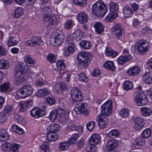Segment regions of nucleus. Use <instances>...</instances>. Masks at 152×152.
<instances>
[{"mask_svg":"<svg viewBox=\"0 0 152 152\" xmlns=\"http://www.w3.org/2000/svg\"><path fill=\"white\" fill-rule=\"evenodd\" d=\"M33 91V88L31 86L25 85L17 91L16 94L19 98H24L29 96Z\"/></svg>","mask_w":152,"mask_h":152,"instance_id":"6","label":"nucleus"},{"mask_svg":"<svg viewBox=\"0 0 152 152\" xmlns=\"http://www.w3.org/2000/svg\"><path fill=\"white\" fill-rule=\"evenodd\" d=\"M68 129L72 130H75L81 133L83 131V127L82 126H77L73 123H69L67 126Z\"/></svg>","mask_w":152,"mask_h":152,"instance_id":"30","label":"nucleus"},{"mask_svg":"<svg viewBox=\"0 0 152 152\" xmlns=\"http://www.w3.org/2000/svg\"><path fill=\"white\" fill-rule=\"evenodd\" d=\"M85 145V140L83 139H81L77 143L76 146L77 149H81Z\"/></svg>","mask_w":152,"mask_h":152,"instance_id":"55","label":"nucleus"},{"mask_svg":"<svg viewBox=\"0 0 152 152\" xmlns=\"http://www.w3.org/2000/svg\"><path fill=\"white\" fill-rule=\"evenodd\" d=\"M23 13V10L22 8H18L15 10L14 16L15 18H18L22 16Z\"/></svg>","mask_w":152,"mask_h":152,"instance_id":"45","label":"nucleus"},{"mask_svg":"<svg viewBox=\"0 0 152 152\" xmlns=\"http://www.w3.org/2000/svg\"><path fill=\"white\" fill-rule=\"evenodd\" d=\"M69 145L70 142L69 141L61 142L59 143L58 148L61 151L66 150L69 148Z\"/></svg>","mask_w":152,"mask_h":152,"instance_id":"31","label":"nucleus"},{"mask_svg":"<svg viewBox=\"0 0 152 152\" xmlns=\"http://www.w3.org/2000/svg\"><path fill=\"white\" fill-rule=\"evenodd\" d=\"M123 87L125 90L128 91L131 90L133 87V83L129 80L125 81L123 83Z\"/></svg>","mask_w":152,"mask_h":152,"instance_id":"32","label":"nucleus"},{"mask_svg":"<svg viewBox=\"0 0 152 152\" xmlns=\"http://www.w3.org/2000/svg\"><path fill=\"white\" fill-rule=\"evenodd\" d=\"M60 129V126L57 123H52L48 125L47 128L48 132L46 134L48 141H56L58 139V137L55 133L58 132Z\"/></svg>","mask_w":152,"mask_h":152,"instance_id":"3","label":"nucleus"},{"mask_svg":"<svg viewBox=\"0 0 152 152\" xmlns=\"http://www.w3.org/2000/svg\"><path fill=\"white\" fill-rule=\"evenodd\" d=\"M118 135V131L115 129H113L111 130L108 134V136L111 138L117 137Z\"/></svg>","mask_w":152,"mask_h":152,"instance_id":"53","label":"nucleus"},{"mask_svg":"<svg viewBox=\"0 0 152 152\" xmlns=\"http://www.w3.org/2000/svg\"><path fill=\"white\" fill-rule=\"evenodd\" d=\"M117 16V13L116 12L109 13L105 18L107 22H112L113 20L116 18Z\"/></svg>","mask_w":152,"mask_h":152,"instance_id":"36","label":"nucleus"},{"mask_svg":"<svg viewBox=\"0 0 152 152\" xmlns=\"http://www.w3.org/2000/svg\"><path fill=\"white\" fill-rule=\"evenodd\" d=\"M77 19L80 23L84 24L88 21V17L86 14L83 12L79 13L77 16Z\"/></svg>","mask_w":152,"mask_h":152,"instance_id":"19","label":"nucleus"},{"mask_svg":"<svg viewBox=\"0 0 152 152\" xmlns=\"http://www.w3.org/2000/svg\"><path fill=\"white\" fill-rule=\"evenodd\" d=\"M57 112L58 115L61 117H64L66 114V111L62 109H59L56 110Z\"/></svg>","mask_w":152,"mask_h":152,"instance_id":"61","label":"nucleus"},{"mask_svg":"<svg viewBox=\"0 0 152 152\" xmlns=\"http://www.w3.org/2000/svg\"><path fill=\"white\" fill-rule=\"evenodd\" d=\"M78 76V79L79 81L84 82V83H87L88 80L86 77V74L83 72H81L77 74Z\"/></svg>","mask_w":152,"mask_h":152,"instance_id":"43","label":"nucleus"},{"mask_svg":"<svg viewBox=\"0 0 152 152\" xmlns=\"http://www.w3.org/2000/svg\"><path fill=\"white\" fill-rule=\"evenodd\" d=\"M20 147V145L19 144L14 143L12 144V148L10 150L11 152H18V149Z\"/></svg>","mask_w":152,"mask_h":152,"instance_id":"60","label":"nucleus"},{"mask_svg":"<svg viewBox=\"0 0 152 152\" xmlns=\"http://www.w3.org/2000/svg\"><path fill=\"white\" fill-rule=\"evenodd\" d=\"M46 100L47 104L51 105L54 104L55 102V100L53 97H48L46 98Z\"/></svg>","mask_w":152,"mask_h":152,"instance_id":"62","label":"nucleus"},{"mask_svg":"<svg viewBox=\"0 0 152 152\" xmlns=\"http://www.w3.org/2000/svg\"><path fill=\"white\" fill-rule=\"evenodd\" d=\"M65 44L67 47L66 50L67 52L69 53H72L75 49V45L73 41L72 38L69 35H68L66 38Z\"/></svg>","mask_w":152,"mask_h":152,"instance_id":"9","label":"nucleus"},{"mask_svg":"<svg viewBox=\"0 0 152 152\" xmlns=\"http://www.w3.org/2000/svg\"><path fill=\"white\" fill-rule=\"evenodd\" d=\"M12 145L10 143L6 142L2 145L1 149L5 152H8L11 150Z\"/></svg>","mask_w":152,"mask_h":152,"instance_id":"37","label":"nucleus"},{"mask_svg":"<svg viewBox=\"0 0 152 152\" xmlns=\"http://www.w3.org/2000/svg\"><path fill=\"white\" fill-rule=\"evenodd\" d=\"M15 84L17 86L21 84L22 82H24L25 80L24 74L20 72L15 73Z\"/></svg>","mask_w":152,"mask_h":152,"instance_id":"14","label":"nucleus"},{"mask_svg":"<svg viewBox=\"0 0 152 152\" xmlns=\"http://www.w3.org/2000/svg\"><path fill=\"white\" fill-rule=\"evenodd\" d=\"M8 132L5 129H0V140L4 141L7 140L9 137Z\"/></svg>","mask_w":152,"mask_h":152,"instance_id":"20","label":"nucleus"},{"mask_svg":"<svg viewBox=\"0 0 152 152\" xmlns=\"http://www.w3.org/2000/svg\"><path fill=\"white\" fill-rule=\"evenodd\" d=\"M95 145L90 144L87 145L86 148V151L88 152H95L96 150Z\"/></svg>","mask_w":152,"mask_h":152,"instance_id":"59","label":"nucleus"},{"mask_svg":"<svg viewBox=\"0 0 152 152\" xmlns=\"http://www.w3.org/2000/svg\"><path fill=\"white\" fill-rule=\"evenodd\" d=\"M18 42L16 38L11 37L9 38L7 41V45L9 46H12L16 45Z\"/></svg>","mask_w":152,"mask_h":152,"instance_id":"39","label":"nucleus"},{"mask_svg":"<svg viewBox=\"0 0 152 152\" xmlns=\"http://www.w3.org/2000/svg\"><path fill=\"white\" fill-rule=\"evenodd\" d=\"M10 88V84L9 83H3L0 86V91L6 92L9 91Z\"/></svg>","mask_w":152,"mask_h":152,"instance_id":"41","label":"nucleus"},{"mask_svg":"<svg viewBox=\"0 0 152 152\" xmlns=\"http://www.w3.org/2000/svg\"><path fill=\"white\" fill-rule=\"evenodd\" d=\"M80 47L84 49H88L90 48L91 45V44L88 41L82 40L79 43Z\"/></svg>","mask_w":152,"mask_h":152,"instance_id":"33","label":"nucleus"},{"mask_svg":"<svg viewBox=\"0 0 152 152\" xmlns=\"http://www.w3.org/2000/svg\"><path fill=\"white\" fill-rule=\"evenodd\" d=\"M24 61L26 64H34L35 61L31 58V56L27 55L25 56L24 58Z\"/></svg>","mask_w":152,"mask_h":152,"instance_id":"48","label":"nucleus"},{"mask_svg":"<svg viewBox=\"0 0 152 152\" xmlns=\"http://www.w3.org/2000/svg\"><path fill=\"white\" fill-rule=\"evenodd\" d=\"M83 32L80 29L76 30L72 34L73 38L76 41H78L83 39Z\"/></svg>","mask_w":152,"mask_h":152,"instance_id":"26","label":"nucleus"},{"mask_svg":"<svg viewBox=\"0 0 152 152\" xmlns=\"http://www.w3.org/2000/svg\"><path fill=\"white\" fill-rule=\"evenodd\" d=\"M86 126L87 129L91 131L93 130L95 127L94 122L93 121L88 122Z\"/></svg>","mask_w":152,"mask_h":152,"instance_id":"58","label":"nucleus"},{"mask_svg":"<svg viewBox=\"0 0 152 152\" xmlns=\"http://www.w3.org/2000/svg\"><path fill=\"white\" fill-rule=\"evenodd\" d=\"M23 65L20 62H19L16 64L15 66V73H18L19 72L23 73L24 70Z\"/></svg>","mask_w":152,"mask_h":152,"instance_id":"44","label":"nucleus"},{"mask_svg":"<svg viewBox=\"0 0 152 152\" xmlns=\"http://www.w3.org/2000/svg\"><path fill=\"white\" fill-rule=\"evenodd\" d=\"M132 57L130 54L120 56L117 59V61L118 64L123 65L126 62L129 61L132 59Z\"/></svg>","mask_w":152,"mask_h":152,"instance_id":"17","label":"nucleus"},{"mask_svg":"<svg viewBox=\"0 0 152 152\" xmlns=\"http://www.w3.org/2000/svg\"><path fill=\"white\" fill-rule=\"evenodd\" d=\"M142 115L143 117H148L151 115L152 113L151 109L147 107H143L140 108Z\"/></svg>","mask_w":152,"mask_h":152,"instance_id":"29","label":"nucleus"},{"mask_svg":"<svg viewBox=\"0 0 152 152\" xmlns=\"http://www.w3.org/2000/svg\"><path fill=\"white\" fill-rule=\"evenodd\" d=\"M123 29V28L121 24L119 23L114 25L111 28L112 33H113L116 31H118Z\"/></svg>","mask_w":152,"mask_h":152,"instance_id":"40","label":"nucleus"},{"mask_svg":"<svg viewBox=\"0 0 152 152\" xmlns=\"http://www.w3.org/2000/svg\"><path fill=\"white\" fill-rule=\"evenodd\" d=\"M42 43V39L40 37L33 36L31 38V40L25 42V44L26 46L36 47L41 45Z\"/></svg>","mask_w":152,"mask_h":152,"instance_id":"8","label":"nucleus"},{"mask_svg":"<svg viewBox=\"0 0 152 152\" xmlns=\"http://www.w3.org/2000/svg\"><path fill=\"white\" fill-rule=\"evenodd\" d=\"M110 9L112 12L116 11L118 10V4L115 2H112L109 4Z\"/></svg>","mask_w":152,"mask_h":152,"instance_id":"46","label":"nucleus"},{"mask_svg":"<svg viewBox=\"0 0 152 152\" xmlns=\"http://www.w3.org/2000/svg\"><path fill=\"white\" fill-rule=\"evenodd\" d=\"M143 80L146 83L151 84L152 83V72L146 73L143 75L142 77Z\"/></svg>","mask_w":152,"mask_h":152,"instance_id":"21","label":"nucleus"},{"mask_svg":"<svg viewBox=\"0 0 152 152\" xmlns=\"http://www.w3.org/2000/svg\"><path fill=\"white\" fill-rule=\"evenodd\" d=\"M123 29L118 31H116L112 34L114 35L115 37L117 39H120L122 37L123 33Z\"/></svg>","mask_w":152,"mask_h":152,"instance_id":"56","label":"nucleus"},{"mask_svg":"<svg viewBox=\"0 0 152 152\" xmlns=\"http://www.w3.org/2000/svg\"><path fill=\"white\" fill-rule=\"evenodd\" d=\"M45 114L44 111H42L40 109L36 107L33 108L30 112L31 116L35 118L42 117Z\"/></svg>","mask_w":152,"mask_h":152,"instance_id":"12","label":"nucleus"},{"mask_svg":"<svg viewBox=\"0 0 152 152\" xmlns=\"http://www.w3.org/2000/svg\"><path fill=\"white\" fill-rule=\"evenodd\" d=\"M94 26L96 32L98 34L101 33L104 31V26L100 22L96 23L94 24Z\"/></svg>","mask_w":152,"mask_h":152,"instance_id":"27","label":"nucleus"},{"mask_svg":"<svg viewBox=\"0 0 152 152\" xmlns=\"http://www.w3.org/2000/svg\"><path fill=\"white\" fill-rule=\"evenodd\" d=\"M57 68L59 71L64 69L65 68V65L63 61L58 60L56 62Z\"/></svg>","mask_w":152,"mask_h":152,"instance_id":"49","label":"nucleus"},{"mask_svg":"<svg viewBox=\"0 0 152 152\" xmlns=\"http://www.w3.org/2000/svg\"><path fill=\"white\" fill-rule=\"evenodd\" d=\"M57 112L56 110L51 111L49 115V119L52 122L55 121L58 116Z\"/></svg>","mask_w":152,"mask_h":152,"instance_id":"42","label":"nucleus"},{"mask_svg":"<svg viewBox=\"0 0 152 152\" xmlns=\"http://www.w3.org/2000/svg\"><path fill=\"white\" fill-rule=\"evenodd\" d=\"M112 103L111 101H107L101 106V113L99 114L96 118L100 128H105L108 123L107 115L111 114L112 110Z\"/></svg>","mask_w":152,"mask_h":152,"instance_id":"1","label":"nucleus"},{"mask_svg":"<svg viewBox=\"0 0 152 152\" xmlns=\"http://www.w3.org/2000/svg\"><path fill=\"white\" fill-rule=\"evenodd\" d=\"M49 93V91L46 88L38 90L36 93V95L39 97H44Z\"/></svg>","mask_w":152,"mask_h":152,"instance_id":"28","label":"nucleus"},{"mask_svg":"<svg viewBox=\"0 0 152 152\" xmlns=\"http://www.w3.org/2000/svg\"><path fill=\"white\" fill-rule=\"evenodd\" d=\"M93 13L97 16L104 15L107 12V5L103 1L99 0L95 3L92 8Z\"/></svg>","mask_w":152,"mask_h":152,"instance_id":"2","label":"nucleus"},{"mask_svg":"<svg viewBox=\"0 0 152 152\" xmlns=\"http://www.w3.org/2000/svg\"><path fill=\"white\" fill-rule=\"evenodd\" d=\"M145 142V140L143 137H139L134 141V144L136 145L141 146L144 145Z\"/></svg>","mask_w":152,"mask_h":152,"instance_id":"38","label":"nucleus"},{"mask_svg":"<svg viewBox=\"0 0 152 152\" xmlns=\"http://www.w3.org/2000/svg\"><path fill=\"white\" fill-rule=\"evenodd\" d=\"M104 67L107 69L114 70L115 68V66L113 61H106L104 65Z\"/></svg>","mask_w":152,"mask_h":152,"instance_id":"35","label":"nucleus"},{"mask_svg":"<svg viewBox=\"0 0 152 152\" xmlns=\"http://www.w3.org/2000/svg\"><path fill=\"white\" fill-rule=\"evenodd\" d=\"M120 115L123 118H126L128 117L129 115V112L128 110L126 109H121L119 112Z\"/></svg>","mask_w":152,"mask_h":152,"instance_id":"47","label":"nucleus"},{"mask_svg":"<svg viewBox=\"0 0 152 152\" xmlns=\"http://www.w3.org/2000/svg\"><path fill=\"white\" fill-rule=\"evenodd\" d=\"M64 37L62 31L58 30L53 38H50V41L51 44L56 46L61 44L64 41Z\"/></svg>","mask_w":152,"mask_h":152,"instance_id":"7","label":"nucleus"},{"mask_svg":"<svg viewBox=\"0 0 152 152\" xmlns=\"http://www.w3.org/2000/svg\"><path fill=\"white\" fill-rule=\"evenodd\" d=\"M91 53L86 52H82L80 53L77 56V58L78 60L89 61V57L91 56Z\"/></svg>","mask_w":152,"mask_h":152,"instance_id":"15","label":"nucleus"},{"mask_svg":"<svg viewBox=\"0 0 152 152\" xmlns=\"http://www.w3.org/2000/svg\"><path fill=\"white\" fill-rule=\"evenodd\" d=\"M100 138L99 135L97 134H92L89 140V143L90 145H95L100 142Z\"/></svg>","mask_w":152,"mask_h":152,"instance_id":"16","label":"nucleus"},{"mask_svg":"<svg viewBox=\"0 0 152 152\" xmlns=\"http://www.w3.org/2000/svg\"><path fill=\"white\" fill-rule=\"evenodd\" d=\"M71 95L74 102L80 101L82 99L81 92L77 87L73 88L71 90Z\"/></svg>","mask_w":152,"mask_h":152,"instance_id":"10","label":"nucleus"},{"mask_svg":"<svg viewBox=\"0 0 152 152\" xmlns=\"http://www.w3.org/2000/svg\"><path fill=\"white\" fill-rule=\"evenodd\" d=\"M149 45L148 42L145 40L140 39L136 42L135 48L140 54L143 55L149 48Z\"/></svg>","mask_w":152,"mask_h":152,"instance_id":"5","label":"nucleus"},{"mask_svg":"<svg viewBox=\"0 0 152 152\" xmlns=\"http://www.w3.org/2000/svg\"><path fill=\"white\" fill-rule=\"evenodd\" d=\"M140 71V68L135 66L127 70V73L130 76H136L139 73Z\"/></svg>","mask_w":152,"mask_h":152,"instance_id":"18","label":"nucleus"},{"mask_svg":"<svg viewBox=\"0 0 152 152\" xmlns=\"http://www.w3.org/2000/svg\"><path fill=\"white\" fill-rule=\"evenodd\" d=\"M47 61L50 63L55 62L56 58L55 55L53 54H49L46 57Z\"/></svg>","mask_w":152,"mask_h":152,"instance_id":"51","label":"nucleus"},{"mask_svg":"<svg viewBox=\"0 0 152 152\" xmlns=\"http://www.w3.org/2000/svg\"><path fill=\"white\" fill-rule=\"evenodd\" d=\"M56 20L55 17L51 16L49 14L45 15L44 16V20L48 23V26L49 27H52L54 25Z\"/></svg>","mask_w":152,"mask_h":152,"instance_id":"13","label":"nucleus"},{"mask_svg":"<svg viewBox=\"0 0 152 152\" xmlns=\"http://www.w3.org/2000/svg\"><path fill=\"white\" fill-rule=\"evenodd\" d=\"M142 87H139L137 88L134 94V99L136 104L139 106H142L146 104L148 102V99L145 94L141 90Z\"/></svg>","mask_w":152,"mask_h":152,"instance_id":"4","label":"nucleus"},{"mask_svg":"<svg viewBox=\"0 0 152 152\" xmlns=\"http://www.w3.org/2000/svg\"><path fill=\"white\" fill-rule=\"evenodd\" d=\"M123 12L124 17L126 18L131 17L134 13L131 9L127 6H126L124 7Z\"/></svg>","mask_w":152,"mask_h":152,"instance_id":"25","label":"nucleus"},{"mask_svg":"<svg viewBox=\"0 0 152 152\" xmlns=\"http://www.w3.org/2000/svg\"><path fill=\"white\" fill-rule=\"evenodd\" d=\"M134 128L136 130L141 129L145 125L144 119L142 117H136L134 118Z\"/></svg>","mask_w":152,"mask_h":152,"instance_id":"11","label":"nucleus"},{"mask_svg":"<svg viewBox=\"0 0 152 152\" xmlns=\"http://www.w3.org/2000/svg\"><path fill=\"white\" fill-rule=\"evenodd\" d=\"M87 106V104L82 103L80 105H76V107L74 108V110L78 114L83 113H84L85 109Z\"/></svg>","mask_w":152,"mask_h":152,"instance_id":"22","label":"nucleus"},{"mask_svg":"<svg viewBox=\"0 0 152 152\" xmlns=\"http://www.w3.org/2000/svg\"><path fill=\"white\" fill-rule=\"evenodd\" d=\"M19 105L20 107L19 112H24L26 111L27 107L24 104L20 102Z\"/></svg>","mask_w":152,"mask_h":152,"instance_id":"63","label":"nucleus"},{"mask_svg":"<svg viewBox=\"0 0 152 152\" xmlns=\"http://www.w3.org/2000/svg\"><path fill=\"white\" fill-rule=\"evenodd\" d=\"M4 112L8 115H11L14 113V109L13 107L10 105L6 106L4 108Z\"/></svg>","mask_w":152,"mask_h":152,"instance_id":"50","label":"nucleus"},{"mask_svg":"<svg viewBox=\"0 0 152 152\" xmlns=\"http://www.w3.org/2000/svg\"><path fill=\"white\" fill-rule=\"evenodd\" d=\"M10 67V64L8 61L4 59L0 60V69H6Z\"/></svg>","mask_w":152,"mask_h":152,"instance_id":"34","label":"nucleus"},{"mask_svg":"<svg viewBox=\"0 0 152 152\" xmlns=\"http://www.w3.org/2000/svg\"><path fill=\"white\" fill-rule=\"evenodd\" d=\"M105 54L107 56L112 57L113 58L116 57L118 55V53L113 50L110 47L106 48L105 51Z\"/></svg>","mask_w":152,"mask_h":152,"instance_id":"23","label":"nucleus"},{"mask_svg":"<svg viewBox=\"0 0 152 152\" xmlns=\"http://www.w3.org/2000/svg\"><path fill=\"white\" fill-rule=\"evenodd\" d=\"M12 130L18 134H22L24 132L23 130L16 125H13L12 126Z\"/></svg>","mask_w":152,"mask_h":152,"instance_id":"52","label":"nucleus"},{"mask_svg":"<svg viewBox=\"0 0 152 152\" xmlns=\"http://www.w3.org/2000/svg\"><path fill=\"white\" fill-rule=\"evenodd\" d=\"M80 62L79 64H78V66L80 68H85L88 66L87 63L89 61H88L84 60L83 61L82 60H78Z\"/></svg>","mask_w":152,"mask_h":152,"instance_id":"57","label":"nucleus"},{"mask_svg":"<svg viewBox=\"0 0 152 152\" xmlns=\"http://www.w3.org/2000/svg\"><path fill=\"white\" fill-rule=\"evenodd\" d=\"M117 141L114 139H111L107 141V147L109 150L112 151L115 149L117 145Z\"/></svg>","mask_w":152,"mask_h":152,"instance_id":"24","label":"nucleus"},{"mask_svg":"<svg viewBox=\"0 0 152 152\" xmlns=\"http://www.w3.org/2000/svg\"><path fill=\"white\" fill-rule=\"evenodd\" d=\"M151 134V130L150 129L147 128L143 130L142 133V135L143 138H147Z\"/></svg>","mask_w":152,"mask_h":152,"instance_id":"54","label":"nucleus"},{"mask_svg":"<svg viewBox=\"0 0 152 152\" xmlns=\"http://www.w3.org/2000/svg\"><path fill=\"white\" fill-rule=\"evenodd\" d=\"M7 116L3 113H0V123H4L7 120Z\"/></svg>","mask_w":152,"mask_h":152,"instance_id":"64","label":"nucleus"}]
</instances>
